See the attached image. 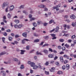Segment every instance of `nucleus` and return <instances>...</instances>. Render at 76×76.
<instances>
[{
  "label": "nucleus",
  "instance_id": "nucleus-1",
  "mask_svg": "<svg viewBox=\"0 0 76 76\" xmlns=\"http://www.w3.org/2000/svg\"><path fill=\"white\" fill-rule=\"evenodd\" d=\"M64 28V30H66V28L68 29H69L70 28V26L69 25H67L66 24L64 25L63 26Z\"/></svg>",
  "mask_w": 76,
  "mask_h": 76
},
{
  "label": "nucleus",
  "instance_id": "nucleus-2",
  "mask_svg": "<svg viewBox=\"0 0 76 76\" xmlns=\"http://www.w3.org/2000/svg\"><path fill=\"white\" fill-rule=\"evenodd\" d=\"M9 4V3L7 2H4L3 3V5H2V7L3 8V9H4V8L5 7V6H7V5Z\"/></svg>",
  "mask_w": 76,
  "mask_h": 76
},
{
  "label": "nucleus",
  "instance_id": "nucleus-3",
  "mask_svg": "<svg viewBox=\"0 0 76 76\" xmlns=\"http://www.w3.org/2000/svg\"><path fill=\"white\" fill-rule=\"evenodd\" d=\"M25 41H29L28 39H24L22 41V44H24L25 42Z\"/></svg>",
  "mask_w": 76,
  "mask_h": 76
},
{
  "label": "nucleus",
  "instance_id": "nucleus-4",
  "mask_svg": "<svg viewBox=\"0 0 76 76\" xmlns=\"http://www.w3.org/2000/svg\"><path fill=\"white\" fill-rule=\"evenodd\" d=\"M70 18L72 19H75L76 18V16L73 15H70Z\"/></svg>",
  "mask_w": 76,
  "mask_h": 76
},
{
  "label": "nucleus",
  "instance_id": "nucleus-5",
  "mask_svg": "<svg viewBox=\"0 0 76 76\" xmlns=\"http://www.w3.org/2000/svg\"><path fill=\"white\" fill-rule=\"evenodd\" d=\"M38 7H40V8H45V5L41 4L39 5Z\"/></svg>",
  "mask_w": 76,
  "mask_h": 76
},
{
  "label": "nucleus",
  "instance_id": "nucleus-6",
  "mask_svg": "<svg viewBox=\"0 0 76 76\" xmlns=\"http://www.w3.org/2000/svg\"><path fill=\"white\" fill-rule=\"evenodd\" d=\"M22 35L23 37H25V38H26L27 37V34H26V33H23L22 34Z\"/></svg>",
  "mask_w": 76,
  "mask_h": 76
},
{
  "label": "nucleus",
  "instance_id": "nucleus-7",
  "mask_svg": "<svg viewBox=\"0 0 76 76\" xmlns=\"http://www.w3.org/2000/svg\"><path fill=\"white\" fill-rule=\"evenodd\" d=\"M71 25H72V26H73V27H76V22H75V23H74V22L72 23Z\"/></svg>",
  "mask_w": 76,
  "mask_h": 76
},
{
  "label": "nucleus",
  "instance_id": "nucleus-8",
  "mask_svg": "<svg viewBox=\"0 0 76 76\" xmlns=\"http://www.w3.org/2000/svg\"><path fill=\"white\" fill-rule=\"evenodd\" d=\"M33 69H38L39 67V66H37V65H34L33 66Z\"/></svg>",
  "mask_w": 76,
  "mask_h": 76
},
{
  "label": "nucleus",
  "instance_id": "nucleus-9",
  "mask_svg": "<svg viewBox=\"0 0 76 76\" xmlns=\"http://www.w3.org/2000/svg\"><path fill=\"white\" fill-rule=\"evenodd\" d=\"M60 59L61 61L63 63L64 61V60H63V58L62 57H60Z\"/></svg>",
  "mask_w": 76,
  "mask_h": 76
},
{
  "label": "nucleus",
  "instance_id": "nucleus-10",
  "mask_svg": "<svg viewBox=\"0 0 76 76\" xmlns=\"http://www.w3.org/2000/svg\"><path fill=\"white\" fill-rule=\"evenodd\" d=\"M23 24H19L18 26V28H21V27H23Z\"/></svg>",
  "mask_w": 76,
  "mask_h": 76
},
{
  "label": "nucleus",
  "instance_id": "nucleus-11",
  "mask_svg": "<svg viewBox=\"0 0 76 76\" xmlns=\"http://www.w3.org/2000/svg\"><path fill=\"white\" fill-rule=\"evenodd\" d=\"M57 74H58V75H61V74H63V72L61 71H58L57 72Z\"/></svg>",
  "mask_w": 76,
  "mask_h": 76
},
{
  "label": "nucleus",
  "instance_id": "nucleus-12",
  "mask_svg": "<svg viewBox=\"0 0 76 76\" xmlns=\"http://www.w3.org/2000/svg\"><path fill=\"white\" fill-rule=\"evenodd\" d=\"M13 9H14V6L12 5L10 7V10H13Z\"/></svg>",
  "mask_w": 76,
  "mask_h": 76
},
{
  "label": "nucleus",
  "instance_id": "nucleus-13",
  "mask_svg": "<svg viewBox=\"0 0 76 76\" xmlns=\"http://www.w3.org/2000/svg\"><path fill=\"white\" fill-rule=\"evenodd\" d=\"M3 73V74H2L3 76H6V72H5L4 71H1V73Z\"/></svg>",
  "mask_w": 76,
  "mask_h": 76
},
{
  "label": "nucleus",
  "instance_id": "nucleus-14",
  "mask_svg": "<svg viewBox=\"0 0 76 76\" xmlns=\"http://www.w3.org/2000/svg\"><path fill=\"white\" fill-rule=\"evenodd\" d=\"M60 7V5H58L57 6H56L55 7H53V8L54 9H57V8H58V7Z\"/></svg>",
  "mask_w": 76,
  "mask_h": 76
},
{
  "label": "nucleus",
  "instance_id": "nucleus-15",
  "mask_svg": "<svg viewBox=\"0 0 76 76\" xmlns=\"http://www.w3.org/2000/svg\"><path fill=\"white\" fill-rule=\"evenodd\" d=\"M64 57H65V58H66L67 59H69V57L67 55H64Z\"/></svg>",
  "mask_w": 76,
  "mask_h": 76
},
{
  "label": "nucleus",
  "instance_id": "nucleus-16",
  "mask_svg": "<svg viewBox=\"0 0 76 76\" xmlns=\"http://www.w3.org/2000/svg\"><path fill=\"white\" fill-rule=\"evenodd\" d=\"M14 22H15L16 24H18V23H19V20H15Z\"/></svg>",
  "mask_w": 76,
  "mask_h": 76
},
{
  "label": "nucleus",
  "instance_id": "nucleus-17",
  "mask_svg": "<svg viewBox=\"0 0 76 76\" xmlns=\"http://www.w3.org/2000/svg\"><path fill=\"white\" fill-rule=\"evenodd\" d=\"M20 51H21V52L20 53V54H24V52H25V50H20Z\"/></svg>",
  "mask_w": 76,
  "mask_h": 76
},
{
  "label": "nucleus",
  "instance_id": "nucleus-18",
  "mask_svg": "<svg viewBox=\"0 0 76 76\" xmlns=\"http://www.w3.org/2000/svg\"><path fill=\"white\" fill-rule=\"evenodd\" d=\"M48 56L49 58H53V57H54L53 55L51 54L49 55Z\"/></svg>",
  "mask_w": 76,
  "mask_h": 76
},
{
  "label": "nucleus",
  "instance_id": "nucleus-19",
  "mask_svg": "<svg viewBox=\"0 0 76 76\" xmlns=\"http://www.w3.org/2000/svg\"><path fill=\"white\" fill-rule=\"evenodd\" d=\"M66 68L67 70H69V65L67 64L66 66Z\"/></svg>",
  "mask_w": 76,
  "mask_h": 76
},
{
  "label": "nucleus",
  "instance_id": "nucleus-20",
  "mask_svg": "<svg viewBox=\"0 0 76 76\" xmlns=\"http://www.w3.org/2000/svg\"><path fill=\"white\" fill-rule=\"evenodd\" d=\"M33 24L34 27H36V26H37V24L35 22L33 23Z\"/></svg>",
  "mask_w": 76,
  "mask_h": 76
},
{
  "label": "nucleus",
  "instance_id": "nucleus-21",
  "mask_svg": "<svg viewBox=\"0 0 76 76\" xmlns=\"http://www.w3.org/2000/svg\"><path fill=\"white\" fill-rule=\"evenodd\" d=\"M30 65L31 67H33L34 66H35V63L34 62H31Z\"/></svg>",
  "mask_w": 76,
  "mask_h": 76
},
{
  "label": "nucleus",
  "instance_id": "nucleus-22",
  "mask_svg": "<svg viewBox=\"0 0 76 76\" xmlns=\"http://www.w3.org/2000/svg\"><path fill=\"white\" fill-rule=\"evenodd\" d=\"M12 39H13V38L12 37H9L8 38V39L10 41H12Z\"/></svg>",
  "mask_w": 76,
  "mask_h": 76
},
{
  "label": "nucleus",
  "instance_id": "nucleus-23",
  "mask_svg": "<svg viewBox=\"0 0 76 76\" xmlns=\"http://www.w3.org/2000/svg\"><path fill=\"white\" fill-rule=\"evenodd\" d=\"M39 41V39H36L34 40V42H38Z\"/></svg>",
  "mask_w": 76,
  "mask_h": 76
},
{
  "label": "nucleus",
  "instance_id": "nucleus-24",
  "mask_svg": "<svg viewBox=\"0 0 76 76\" xmlns=\"http://www.w3.org/2000/svg\"><path fill=\"white\" fill-rule=\"evenodd\" d=\"M5 54L6 52H3L0 53V56H2V55H4V54Z\"/></svg>",
  "mask_w": 76,
  "mask_h": 76
},
{
  "label": "nucleus",
  "instance_id": "nucleus-25",
  "mask_svg": "<svg viewBox=\"0 0 76 76\" xmlns=\"http://www.w3.org/2000/svg\"><path fill=\"white\" fill-rule=\"evenodd\" d=\"M42 23V21H38L37 22V23L38 25H39L40 24Z\"/></svg>",
  "mask_w": 76,
  "mask_h": 76
},
{
  "label": "nucleus",
  "instance_id": "nucleus-26",
  "mask_svg": "<svg viewBox=\"0 0 76 76\" xmlns=\"http://www.w3.org/2000/svg\"><path fill=\"white\" fill-rule=\"evenodd\" d=\"M7 16L8 18H9V19H10V18H11V15H10V13H8L7 15Z\"/></svg>",
  "mask_w": 76,
  "mask_h": 76
},
{
  "label": "nucleus",
  "instance_id": "nucleus-27",
  "mask_svg": "<svg viewBox=\"0 0 76 76\" xmlns=\"http://www.w3.org/2000/svg\"><path fill=\"white\" fill-rule=\"evenodd\" d=\"M58 29H59V27H57L56 28V30L55 31L57 32L58 31Z\"/></svg>",
  "mask_w": 76,
  "mask_h": 76
},
{
  "label": "nucleus",
  "instance_id": "nucleus-28",
  "mask_svg": "<svg viewBox=\"0 0 76 76\" xmlns=\"http://www.w3.org/2000/svg\"><path fill=\"white\" fill-rule=\"evenodd\" d=\"M13 60L14 61H18V59L16 58H14Z\"/></svg>",
  "mask_w": 76,
  "mask_h": 76
},
{
  "label": "nucleus",
  "instance_id": "nucleus-29",
  "mask_svg": "<svg viewBox=\"0 0 76 76\" xmlns=\"http://www.w3.org/2000/svg\"><path fill=\"white\" fill-rule=\"evenodd\" d=\"M36 54H37V55H39V54L40 55H42V54L41 53H39L38 51L37 52Z\"/></svg>",
  "mask_w": 76,
  "mask_h": 76
},
{
  "label": "nucleus",
  "instance_id": "nucleus-30",
  "mask_svg": "<svg viewBox=\"0 0 76 76\" xmlns=\"http://www.w3.org/2000/svg\"><path fill=\"white\" fill-rule=\"evenodd\" d=\"M55 64L57 66H58L59 65V62H56Z\"/></svg>",
  "mask_w": 76,
  "mask_h": 76
},
{
  "label": "nucleus",
  "instance_id": "nucleus-31",
  "mask_svg": "<svg viewBox=\"0 0 76 76\" xmlns=\"http://www.w3.org/2000/svg\"><path fill=\"white\" fill-rule=\"evenodd\" d=\"M34 36V37H38L39 36L38 35L36 34V33H34V34H33Z\"/></svg>",
  "mask_w": 76,
  "mask_h": 76
},
{
  "label": "nucleus",
  "instance_id": "nucleus-32",
  "mask_svg": "<svg viewBox=\"0 0 76 76\" xmlns=\"http://www.w3.org/2000/svg\"><path fill=\"white\" fill-rule=\"evenodd\" d=\"M24 66H23V65H21L20 67V69H24Z\"/></svg>",
  "mask_w": 76,
  "mask_h": 76
},
{
  "label": "nucleus",
  "instance_id": "nucleus-33",
  "mask_svg": "<svg viewBox=\"0 0 76 76\" xmlns=\"http://www.w3.org/2000/svg\"><path fill=\"white\" fill-rule=\"evenodd\" d=\"M49 51H50V52H53V50L51 48H49Z\"/></svg>",
  "mask_w": 76,
  "mask_h": 76
},
{
  "label": "nucleus",
  "instance_id": "nucleus-34",
  "mask_svg": "<svg viewBox=\"0 0 76 76\" xmlns=\"http://www.w3.org/2000/svg\"><path fill=\"white\" fill-rule=\"evenodd\" d=\"M2 39L3 42L4 43L5 42H4V41H5V38H4V37H2Z\"/></svg>",
  "mask_w": 76,
  "mask_h": 76
},
{
  "label": "nucleus",
  "instance_id": "nucleus-35",
  "mask_svg": "<svg viewBox=\"0 0 76 76\" xmlns=\"http://www.w3.org/2000/svg\"><path fill=\"white\" fill-rule=\"evenodd\" d=\"M75 37H76V36H75V35H73L72 36L71 38L72 39H73L75 38Z\"/></svg>",
  "mask_w": 76,
  "mask_h": 76
},
{
  "label": "nucleus",
  "instance_id": "nucleus-36",
  "mask_svg": "<svg viewBox=\"0 0 76 76\" xmlns=\"http://www.w3.org/2000/svg\"><path fill=\"white\" fill-rule=\"evenodd\" d=\"M54 22V20H51L50 21H49V23L50 24L51 23L53 22Z\"/></svg>",
  "mask_w": 76,
  "mask_h": 76
},
{
  "label": "nucleus",
  "instance_id": "nucleus-37",
  "mask_svg": "<svg viewBox=\"0 0 76 76\" xmlns=\"http://www.w3.org/2000/svg\"><path fill=\"white\" fill-rule=\"evenodd\" d=\"M69 34H64L63 35V36H65V37H68L69 36Z\"/></svg>",
  "mask_w": 76,
  "mask_h": 76
},
{
  "label": "nucleus",
  "instance_id": "nucleus-38",
  "mask_svg": "<svg viewBox=\"0 0 76 76\" xmlns=\"http://www.w3.org/2000/svg\"><path fill=\"white\" fill-rule=\"evenodd\" d=\"M14 26L15 28H18V26L17 24H15L14 25Z\"/></svg>",
  "mask_w": 76,
  "mask_h": 76
},
{
  "label": "nucleus",
  "instance_id": "nucleus-39",
  "mask_svg": "<svg viewBox=\"0 0 76 76\" xmlns=\"http://www.w3.org/2000/svg\"><path fill=\"white\" fill-rule=\"evenodd\" d=\"M29 46H27L26 47V49L29 50Z\"/></svg>",
  "mask_w": 76,
  "mask_h": 76
},
{
  "label": "nucleus",
  "instance_id": "nucleus-40",
  "mask_svg": "<svg viewBox=\"0 0 76 76\" xmlns=\"http://www.w3.org/2000/svg\"><path fill=\"white\" fill-rule=\"evenodd\" d=\"M3 34H4V36H7V34L6 32H4V33Z\"/></svg>",
  "mask_w": 76,
  "mask_h": 76
},
{
  "label": "nucleus",
  "instance_id": "nucleus-41",
  "mask_svg": "<svg viewBox=\"0 0 76 76\" xmlns=\"http://www.w3.org/2000/svg\"><path fill=\"white\" fill-rule=\"evenodd\" d=\"M65 46L66 47V48H69V45H67V44H66L65 45Z\"/></svg>",
  "mask_w": 76,
  "mask_h": 76
},
{
  "label": "nucleus",
  "instance_id": "nucleus-42",
  "mask_svg": "<svg viewBox=\"0 0 76 76\" xmlns=\"http://www.w3.org/2000/svg\"><path fill=\"white\" fill-rule=\"evenodd\" d=\"M59 41H60V42H63L64 41V39H59Z\"/></svg>",
  "mask_w": 76,
  "mask_h": 76
},
{
  "label": "nucleus",
  "instance_id": "nucleus-43",
  "mask_svg": "<svg viewBox=\"0 0 76 76\" xmlns=\"http://www.w3.org/2000/svg\"><path fill=\"white\" fill-rule=\"evenodd\" d=\"M65 21H66L67 22H68V23H69L70 22V20L69 19H67L65 20Z\"/></svg>",
  "mask_w": 76,
  "mask_h": 76
},
{
  "label": "nucleus",
  "instance_id": "nucleus-44",
  "mask_svg": "<svg viewBox=\"0 0 76 76\" xmlns=\"http://www.w3.org/2000/svg\"><path fill=\"white\" fill-rule=\"evenodd\" d=\"M58 58V57L57 56H55L54 59V60H57V59Z\"/></svg>",
  "mask_w": 76,
  "mask_h": 76
},
{
  "label": "nucleus",
  "instance_id": "nucleus-45",
  "mask_svg": "<svg viewBox=\"0 0 76 76\" xmlns=\"http://www.w3.org/2000/svg\"><path fill=\"white\" fill-rule=\"evenodd\" d=\"M35 18H32L30 20V21H32V20H35Z\"/></svg>",
  "mask_w": 76,
  "mask_h": 76
},
{
  "label": "nucleus",
  "instance_id": "nucleus-46",
  "mask_svg": "<svg viewBox=\"0 0 76 76\" xmlns=\"http://www.w3.org/2000/svg\"><path fill=\"white\" fill-rule=\"evenodd\" d=\"M45 46H48V44H45L42 46V47H45Z\"/></svg>",
  "mask_w": 76,
  "mask_h": 76
},
{
  "label": "nucleus",
  "instance_id": "nucleus-47",
  "mask_svg": "<svg viewBox=\"0 0 76 76\" xmlns=\"http://www.w3.org/2000/svg\"><path fill=\"white\" fill-rule=\"evenodd\" d=\"M23 7H24V5H21L19 7L20 9H21L22 8H23Z\"/></svg>",
  "mask_w": 76,
  "mask_h": 76
},
{
  "label": "nucleus",
  "instance_id": "nucleus-48",
  "mask_svg": "<svg viewBox=\"0 0 76 76\" xmlns=\"http://www.w3.org/2000/svg\"><path fill=\"white\" fill-rule=\"evenodd\" d=\"M32 16L31 14H30L29 15V18H30V19H31V18H32Z\"/></svg>",
  "mask_w": 76,
  "mask_h": 76
},
{
  "label": "nucleus",
  "instance_id": "nucleus-49",
  "mask_svg": "<svg viewBox=\"0 0 76 76\" xmlns=\"http://www.w3.org/2000/svg\"><path fill=\"white\" fill-rule=\"evenodd\" d=\"M62 49L63 51H64V50H66V48L64 47H63L62 48Z\"/></svg>",
  "mask_w": 76,
  "mask_h": 76
},
{
  "label": "nucleus",
  "instance_id": "nucleus-50",
  "mask_svg": "<svg viewBox=\"0 0 76 76\" xmlns=\"http://www.w3.org/2000/svg\"><path fill=\"white\" fill-rule=\"evenodd\" d=\"M51 36H52V37H55V36H56V35H55L54 34H51Z\"/></svg>",
  "mask_w": 76,
  "mask_h": 76
},
{
  "label": "nucleus",
  "instance_id": "nucleus-51",
  "mask_svg": "<svg viewBox=\"0 0 76 76\" xmlns=\"http://www.w3.org/2000/svg\"><path fill=\"white\" fill-rule=\"evenodd\" d=\"M55 29H56V28H54L53 30L50 31V32H54V31L55 30Z\"/></svg>",
  "mask_w": 76,
  "mask_h": 76
},
{
  "label": "nucleus",
  "instance_id": "nucleus-52",
  "mask_svg": "<svg viewBox=\"0 0 76 76\" xmlns=\"http://www.w3.org/2000/svg\"><path fill=\"white\" fill-rule=\"evenodd\" d=\"M66 68V67L65 66H63L62 67V69H63V70H64Z\"/></svg>",
  "mask_w": 76,
  "mask_h": 76
},
{
  "label": "nucleus",
  "instance_id": "nucleus-53",
  "mask_svg": "<svg viewBox=\"0 0 76 76\" xmlns=\"http://www.w3.org/2000/svg\"><path fill=\"white\" fill-rule=\"evenodd\" d=\"M10 31H11L10 29H8L6 30V32H10Z\"/></svg>",
  "mask_w": 76,
  "mask_h": 76
},
{
  "label": "nucleus",
  "instance_id": "nucleus-54",
  "mask_svg": "<svg viewBox=\"0 0 76 76\" xmlns=\"http://www.w3.org/2000/svg\"><path fill=\"white\" fill-rule=\"evenodd\" d=\"M61 46H58V49H61Z\"/></svg>",
  "mask_w": 76,
  "mask_h": 76
},
{
  "label": "nucleus",
  "instance_id": "nucleus-55",
  "mask_svg": "<svg viewBox=\"0 0 76 76\" xmlns=\"http://www.w3.org/2000/svg\"><path fill=\"white\" fill-rule=\"evenodd\" d=\"M69 18V17L68 16V15H65L64 17V19H66V18Z\"/></svg>",
  "mask_w": 76,
  "mask_h": 76
},
{
  "label": "nucleus",
  "instance_id": "nucleus-56",
  "mask_svg": "<svg viewBox=\"0 0 76 76\" xmlns=\"http://www.w3.org/2000/svg\"><path fill=\"white\" fill-rule=\"evenodd\" d=\"M43 51L44 53H47V52H48V51L46 50H44Z\"/></svg>",
  "mask_w": 76,
  "mask_h": 76
},
{
  "label": "nucleus",
  "instance_id": "nucleus-57",
  "mask_svg": "<svg viewBox=\"0 0 76 76\" xmlns=\"http://www.w3.org/2000/svg\"><path fill=\"white\" fill-rule=\"evenodd\" d=\"M44 42H42L41 43L39 44L40 45H42L43 44H44Z\"/></svg>",
  "mask_w": 76,
  "mask_h": 76
},
{
  "label": "nucleus",
  "instance_id": "nucleus-58",
  "mask_svg": "<svg viewBox=\"0 0 76 76\" xmlns=\"http://www.w3.org/2000/svg\"><path fill=\"white\" fill-rule=\"evenodd\" d=\"M40 63L37 64V65H38L39 67V68H41V65H40Z\"/></svg>",
  "mask_w": 76,
  "mask_h": 76
},
{
  "label": "nucleus",
  "instance_id": "nucleus-59",
  "mask_svg": "<svg viewBox=\"0 0 76 76\" xmlns=\"http://www.w3.org/2000/svg\"><path fill=\"white\" fill-rule=\"evenodd\" d=\"M30 73H33V72H34V71H33V70H32L31 69H30Z\"/></svg>",
  "mask_w": 76,
  "mask_h": 76
},
{
  "label": "nucleus",
  "instance_id": "nucleus-60",
  "mask_svg": "<svg viewBox=\"0 0 76 76\" xmlns=\"http://www.w3.org/2000/svg\"><path fill=\"white\" fill-rule=\"evenodd\" d=\"M14 42H15V44H18V43H19V42L17 41H14Z\"/></svg>",
  "mask_w": 76,
  "mask_h": 76
},
{
  "label": "nucleus",
  "instance_id": "nucleus-61",
  "mask_svg": "<svg viewBox=\"0 0 76 76\" xmlns=\"http://www.w3.org/2000/svg\"><path fill=\"white\" fill-rule=\"evenodd\" d=\"M19 37V36L18 35H15V38H18Z\"/></svg>",
  "mask_w": 76,
  "mask_h": 76
},
{
  "label": "nucleus",
  "instance_id": "nucleus-62",
  "mask_svg": "<svg viewBox=\"0 0 76 76\" xmlns=\"http://www.w3.org/2000/svg\"><path fill=\"white\" fill-rule=\"evenodd\" d=\"M45 66H47L48 65V61H47L45 64Z\"/></svg>",
  "mask_w": 76,
  "mask_h": 76
},
{
  "label": "nucleus",
  "instance_id": "nucleus-63",
  "mask_svg": "<svg viewBox=\"0 0 76 76\" xmlns=\"http://www.w3.org/2000/svg\"><path fill=\"white\" fill-rule=\"evenodd\" d=\"M56 37H53V38H52V39H56Z\"/></svg>",
  "mask_w": 76,
  "mask_h": 76
},
{
  "label": "nucleus",
  "instance_id": "nucleus-64",
  "mask_svg": "<svg viewBox=\"0 0 76 76\" xmlns=\"http://www.w3.org/2000/svg\"><path fill=\"white\" fill-rule=\"evenodd\" d=\"M68 42H72V40L71 39H69L68 41Z\"/></svg>",
  "mask_w": 76,
  "mask_h": 76
}]
</instances>
